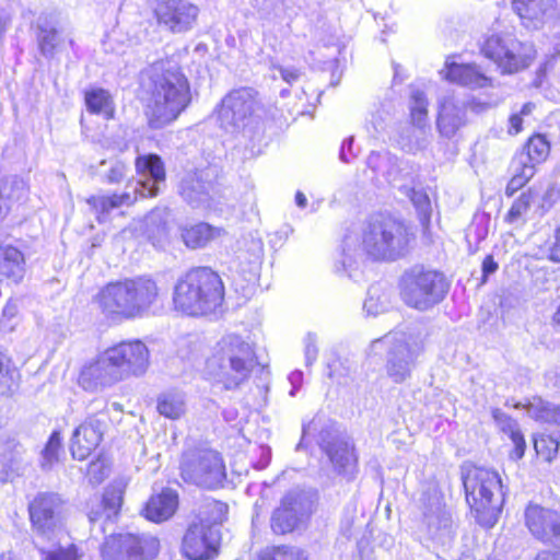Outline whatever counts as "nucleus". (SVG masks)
I'll list each match as a JSON object with an SVG mask.
<instances>
[{
  "label": "nucleus",
  "mask_w": 560,
  "mask_h": 560,
  "mask_svg": "<svg viewBox=\"0 0 560 560\" xmlns=\"http://www.w3.org/2000/svg\"><path fill=\"white\" fill-rule=\"evenodd\" d=\"M441 74L450 82L457 83L469 89H482L492 85L491 78L487 77L475 63L445 62Z\"/></svg>",
  "instance_id": "nucleus-25"
},
{
  "label": "nucleus",
  "mask_w": 560,
  "mask_h": 560,
  "mask_svg": "<svg viewBox=\"0 0 560 560\" xmlns=\"http://www.w3.org/2000/svg\"><path fill=\"white\" fill-rule=\"evenodd\" d=\"M163 295L154 278L138 276L106 284L95 301L106 318L121 322L149 315Z\"/></svg>",
  "instance_id": "nucleus-4"
},
{
  "label": "nucleus",
  "mask_w": 560,
  "mask_h": 560,
  "mask_svg": "<svg viewBox=\"0 0 560 560\" xmlns=\"http://www.w3.org/2000/svg\"><path fill=\"white\" fill-rule=\"evenodd\" d=\"M526 410L537 421L560 425V405L535 398L526 406Z\"/></svg>",
  "instance_id": "nucleus-36"
},
{
  "label": "nucleus",
  "mask_w": 560,
  "mask_h": 560,
  "mask_svg": "<svg viewBox=\"0 0 560 560\" xmlns=\"http://www.w3.org/2000/svg\"><path fill=\"white\" fill-rule=\"evenodd\" d=\"M147 73L151 93L149 126L162 129L175 121L190 104V85L180 67L171 60L154 62Z\"/></svg>",
  "instance_id": "nucleus-3"
},
{
  "label": "nucleus",
  "mask_w": 560,
  "mask_h": 560,
  "mask_svg": "<svg viewBox=\"0 0 560 560\" xmlns=\"http://www.w3.org/2000/svg\"><path fill=\"white\" fill-rule=\"evenodd\" d=\"M389 305L388 294L383 292L380 287L372 285L368 291V298L364 301L363 308L369 315L384 313Z\"/></svg>",
  "instance_id": "nucleus-42"
},
{
  "label": "nucleus",
  "mask_w": 560,
  "mask_h": 560,
  "mask_svg": "<svg viewBox=\"0 0 560 560\" xmlns=\"http://www.w3.org/2000/svg\"><path fill=\"white\" fill-rule=\"evenodd\" d=\"M158 411L160 415L178 419L185 412L184 396L179 393H165L158 398Z\"/></svg>",
  "instance_id": "nucleus-40"
},
{
  "label": "nucleus",
  "mask_w": 560,
  "mask_h": 560,
  "mask_svg": "<svg viewBox=\"0 0 560 560\" xmlns=\"http://www.w3.org/2000/svg\"><path fill=\"white\" fill-rule=\"evenodd\" d=\"M149 349L142 341L119 342L84 364L78 384L84 390L95 392L130 376H141L149 368Z\"/></svg>",
  "instance_id": "nucleus-2"
},
{
  "label": "nucleus",
  "mask_w": 560,
  "mask_h": 560,
  "mask_svg": "<svg viewBox=\"0 0 560 560\" xmlns=\"http://www.w3.org/2000/svg\"><path fill=\"white\" fill-rule=\"evenodd\" d=\"M105 423L96 417L88 418L72 434L70 451L72 457L84 460L100 445Z\"/></svg>",
  "instance_id": "nucleus-22"
},
{
  "label": "nucleus",
  "mask_w": 560,
  "mask_h": 560,
  "mask_svg": "<svg viewBox=\"0 0 560 560\" xmlns=\"http://www.w3.org/2000/svg\"><path fill=\"white\" fill-rule=\"evenodd\" d=\"M534 108H535V105L533 103H530V102L525 103L518 115H521V116L529 115Z\"/></svg>",
  "instance_id": "nucleus-63"
},
{
  "label": "nucleus",
  "mask_w": 560,
  "mask_h": 560,
  "mask_svg": "<svg viewBox=\"0 0 560 560\" xmlns=\"http://www.w3.org/2000/svg\"><path fill=\"white\" fill-rule=\"evenodd\" d=\"M498 269V264L493 260L492 256H487L482 262V273L483 277H488L495 272Z\"/></svg>",
  "instance_id": "nucleus-56"
},
{
  "label": "nucleus",
  "mask_w": 560,
  "mask_h": 560,
  "mask_svg": "<svg viewBox=\"0 0 560 560\" xmlns=\"http://www.w3.org/2000/svg\"><path fill=\"white\" fill-rule=\"evenodd\" d=\"M320 447L328 456L335 470L340 475L351 476L357 466V456L352 443L342 436L322 432Z\"/></svg>",
  "instance_id": "nucleus-21"
},
{
  "label": "nucleus",
  "mask_w": 560,
  "mask_h": 560,
  "mask_svg": "<svg viewBox=\"0 0 560 560\" xmlns=\"http://www.w3.org/2000/svg\"><path fill=\"white\" fill-rule=\"evenodd\" d=\"M306 501L300 492H289L275 510L271 517V528L276 534H285L294 529L301 516L306 512Z\"/></svg>",
  "instance_id": "nucleus-23"
},
{
  "label": "nucleus",
  "mask_w": 560,
  "mask_h": 560,
  "mask_svg": "<svg viewBox=\"0 0 560 560\" xmlns=\"http://www.w3.org/2000/svg\"><path fill=\"white\" fill-rule=\"evenodd\" d=\"M202 514L206 515V518L202 520L203 523L214 527L215 524L222 523L225 520L228 505L220 501H209L206 503Z\"/></svg>",
  "instance_id": "nucleus-48"
},
{
  "label": "nucleus",
  "mask_w": 560,
  "mask_h": 560,
  "mask_svg": "<svg viewBox=\"0 0 560 560\" xmlns=\"http://www.w3.org/2000/svg\"><path fill=\"white\" fill-rule=\"evenodd\" d=\"M466 109L464 102L454 96H446L440 104L438 128L442 136L452 138L465 125Z\"/></svg>",
  "instance_id": "nucleus-26"
},
{
  "label": "nucleus",
  "mask_w": 560,
  "mask_h": 560,
  "mask_svg": "<svg viewBox=\"0 0 560 560\" xmlns=\"http://www.w3.org/2000/svg\"><path fill=\"white\" fill-rule=\"evenodd\" d=\"M429 537L441 546H448L454 539L451 513L436 501L423 513Z\"/></svg>",
  "instance_id": "nucleus-24"
},
{
  "label": "nucleus",
  "mask_w": 560,
  "mask_h": 560,
  "mask_svg": "<svg viewBox=\"0 0 560 560\" xmlns=\"http://www.w3.org/2000/svg\"><path fill=\"white\" fill-rule=\"evenodd\" d=\"M552 0H513V9L524 25L537 27Z\"/></svg>",
  "instance_id": "nucleus-34"
},
{
  "label": "nucleus",
  "mask_w": 560,
  "mask_h": 560,
  "mask_svg": "<svg viewBox=\"0 0 560 560\" xmlns=\"http://www.w3.org/2000/svg\"><path fill=\"white\" fill-rule=\"evenodd\" d=\"M277 69L279 71L282 80L289 84H292L293 82H295L301 75V72L295 68L278 67Z\"/></svg>",
  "instance_id": "nucleus-54"
},
{
  "label": "nucleus",
  "mask_w": 560,
  "mask_h": 560,
  "mask_svg": "<svg viewBox=\"0 0 560 560\" xmlns=\"http://www.w3.org/2000/svg\"><path fill=\"white\" fill-rule=\"evenodd\" d=\"M392 160L393 158L387 153L372 152L368 158V165L374 172H383L385 167H389Z\"/></svg>",
  "instance_id": "nucleus-51"
},
{
  "label": "nucleus",
  "mask_w": 560,
  "mask_h": 560,
  "mask_svg": "<svg viewBox=\"0 0 560 560\" xmlns=\"http://www.w3.org/2000/svg\"><path fill=\"white\" fill-rule=\"evenodd\" d=\"M264 560H306L303 551L295 548L279 547Z\"/></svg>",
  "instance_id": "nucleus-50"
},
{
  "label": "nucleus",
  "mask_w": 560,
  "mask_h": 560,
  "mask_svg": "<svg viewBox=\"0 0 560 560\" xmlns=\"http://www.w3.org/2000/svg\"><path fill=\"white\" fill-rule=\"evenodd\" d=\"M37 43L45 57H52L60 40L55 28L38 24Z\"/></svg>",
  "instance_id": "nucleus-43"
},
{
  "label": "nucleus",
  "mask_w": 560,
  "mask_h": 560,
  "mask_svg": "<svg viewBox=\"0 0 560 560\" xmlns=\"http://www.w3.org/2000/svg\"><path fill=\"white\" fill-rule=\"evenodd\" d=\"M224 287L220 276L207 267L190 269L174 285L176 310L188 315H206L221 306Z\"/></svg>",
  "instance_id": "nucleus-6"
},
{
  "label": "nucleus",
  "mask_w": 560,
  "mask_h": 560,
  "mask_svg": "<svg viewBox=\"0 0 560 560\" xmlns=\"http://www.w3.org/2000/svg\"><path fill=\"white\" fill-rule=\"evenodd\" d=\"M253 347L241 336H223L212 348L205 365L206 375L222 385L225 390H234L245 383L256 365Z\"/></svg>",
  "instance_id": "nucleus-5"
},
{
  "label": "nucleus",
  "mask_w": 560,
  "mask_h": 560,
  "mask_svg": "<svg viewBox=\"0 0 560 560\" xmlns=\"http://www.w3.org/2000/svg\"><path fill=\"white\" fill-rule=\"evenodd\" d=\"M412 237L401 221L389 215H374L364 226L360 243L357 235L345 237L342 266L350 268L363 254L375 260H396L407 254Z\"/></svg>",
  "instance_id": "nucleus-1"
},
{
  "label": "nucleus",
  "mask_w": 560,
  "mask_h": 560,
  "mask_svg": "<svg viewBox=\"0 0 560 560\" xmlns=\"http://www.w3.org/2000/svg\"><path fill=\"white\" fill-rule=\"evenodd\" d=\"M177 506V493L174 490L165 489L160 494L151 497L144 509V515L152 522H164L175 513Z\"/></svg>",
  "instance_id": "nucleus-30"
},
{
  "label": "nucleus",
  "mask_w": 560,
  "mask_h": 560,
  "mask_svg": "<svg viewBox=\"0 0 560 560\" xmlns=\"http://www.w3.org/2000/svg\"><path fill=\"white\" fill-rule=\"evenodd\" d=\"M63 502L56 493L40 492L28 504L30 520L35 534L47 541L62 533Z\"/></svg>",
  "instance_id": "nucleus-15"
},
{
  "label": "nucleus",
  "mask_w": 560,
  "mask_h": 560,
  "mask_svg": "<svg viewBox=\"0 0 560 560\" xmlns=\"http://www.w3.org/2000/svg\"><path fill=\"white\" fill-rule=\"evenodd\" d=\"M219 541L215 527L203 521L194 522L183 537L182 551L189 560H211L218 553Z\"/></svg>",
  "instance_id": "nucleus-17"
},
{
  "label": "nucleus",
  "mask_w": 560,
  "mask_h": 560,
  "mask_svg": "<svg viewBox=\"0 0 560 560\" xmlns=\"http://www.w3.org/2000/svg\"><path fill=\"white\" fill-rule=\"evenodd\" d=\"M525 525L538 540L560 547V512L529 503L524 512Z\"/></svg>",
  "instance_id": "nucleus-18"
},
{
  "label": "nucleus",
  "mask_w": 560,
  "mask_h": 560,
  "mask_svg": "<svg viewBox=\"0 0 560 560\" xmlns=\"http://www.w3.org/2000/svg\"><path fill=\"white\" fill-rule=\"evenodd\" d=\"M522 124H523L522 116H521V115H518V114H513V115L510 117V128H509V133H511V135H516V133L521 132V130H522Z\"/></svg>",
  "instance_id": "nucleus-57"
},
{
  "label": "nucleus",
  "mask_w": 560,
  "mask_h": 560,
  "mask_svg": "<svg viewBox=\"0 0 560 560\" xmlns=\"http://www.w3.org/2000/svg\"><path fill=\"white\" fill-rule=\"evenodd\" d=\"M534 447L536 453L545 460L551 462L558 453L559 442L550 435H541L535 439Z\"/></svg>",
  "instance_id": "nucleus-47"
},
{
  "label": "nucleus",
  "mask_w": 560,
  "mask_h": 560,
  "mask_svg": "<svg viewBox=\"0 0 560 560\" xmlns=\"http://www.w3.org/2000/svg\"><path fill=\"white\" fill-rule=\"evenodd\" d=\"M399 289L408 306L425 311L444 299L447 283L442 273L417 266L402 273Z\"/></svg>",
  "instance_id": "nucleus-8"
},
{
  "label": "nucleus",
  "mask_w": 560,
  "mask_h": 560,
  "mask_svg": "<svg viewBox=\"0 0 560 560\" xmlns=\"http://www.w3.org/2000/svg\"><path fill=\"white\" fill-rule=\"evenodd\" d=\"M136 171L139 179L129 183L124 192L112 196H91L86 200L100 221L113 209L130 206L139 197L158 196L161 185L165 183V170L161 158L156 154L139 155L136 159Z\"/></svg>",
  "instance_id": "nucleus-7"
},
{
  "label": "nucleus",
  "mask_w": 560,
  "mask_h": 560,
  "mask_svg": "<svg viewBox=\"0 0 560 560\" xmlns=\"http://www.w3.org/2000/svg\"><path fill=\"white\" fill-rule=\"evenodd\" d=\"M295 203L300 208H305L307 205L306 196L302 191L295 194Z\"/></svg>",
  "instance_id": "nucleus-62"
},
{
  "label": "nucleus",
  "mask_w": 560,
  "mask_h": 560,
  "mask_svg": "<svg viewBox=\"0 0 560 560\" xmlns=\"http://www.w3.org/2000/svg\"><path fill=\"white\" fill-rule=\"evenodd\" d=\"M535 560H560L559 551H542L537 555Z\"/></svg>",
  "instance_id": "nucleus-60"
},
{
  "label": "nucleus",
  "mask_w": 560,
  "mask_h": 560,
  "mask_svg": "<svg viewBox=\"0 0 560 560\" xmlns=\"http://www.w3.org/2000/svg\"><path fill=\"white\" fill-rule=\"evenodd\" d=\"M550 152V144L545 136L535 135L528 139L523 150L515 156L518 164L536 165L546 161Z\"/></svg>",
  "instance_id": "nucleus-33"
},
{
  "label": "nucleus",
  "mask_w": 560,
  "mask_h": 560,
  "mask_svg": "<svg viewBox=\"0 0 560 560\" xmlns=\"http://www.w3.org/2000/svg\"><path fill=\"white\" fill-rule=\"evenodd\" d=\"M82 558L83 552L75 545L69 544L45 552L44 560H82Z\"/></svg>",
  "instance_id": "nucleus-49"
},
{
  "label": "nucleus",
  "mask_w": 560,
  "mask_h": 560,
  "mask_svg": "<svg viewBox=\"0 0 560 560\" xmlns=\"http://www.w3.org/2000/svg\"><path fill=\"white\" fill-rule=\"evenodd\" d=\"M124 488L125 487L121 482H115L105 489L101 502L102 511L92 510L89 513L91 523H95L102 518H105V521H113L118 515L122 503Z\"/></svg>",
  "instance_id": "nucleus-31"
},
{
  "label": "nucleus",
  "mask_w": 560,
  "mask_h": 560,
  "mask_svg": "<svg viewBox=\"0 0 560 560\" xmlns=\"http://www.w3.org/2000/svg\"><path fill=\"white\" fill-rule=\"evenodd\" d=\"M85 105L89 112L102 115L106 119L114 117L115 106L108 91L95 88L85 92Z\"/></svg>",
  "instance_id": "nucleus-35"
},
{
  "label": "nucleus",
  "mask_w": 560,
  "mask_h": 560,
  "mask_svg": "<svg viewBox=\"0 0 560 560\" xmlns=\"http://www.w3.org/2000/svg\"><path fill=\"white\" fill-rule=\"evenodd\" d=\"M352 143H353V138H348L342 142L340 153H339V158L342 162L348 163L350 161V159L353 156V154L351 153Z\"/></svg>",
  "instance_id": "nucleus-55"
},
{
  "label": "nucleus",
  "mask_w": 560,
  "mask_h": 560,
  "mask_svg": "<svg viewBox=\"0 0 560 560\" xmlns=\"http://www.w3.org/2000/svg\"><path fill=\"white\" fill-rule=\"evenodd\" d=\"M20 373L9 357L0 352V395L10 396L19 387Z\"/></svg>",
  "instance_id": "nucleus-38"
},
{
  "label": "nucleus",
  "mask_w": 560,
  "mask_h": 560,
  "mask_svg": "<svg viewBox=\"0 0 560 560\" xmlns=\"http://www.w3.org/2000/svg\"><path fill=\"white\" fill-rule=\"evenodd\" d=\"M198 13L199 9L187 0H162L155 9L159 24L172 33L189 31Z\"/></svg>",
  "instance_id": "nucleus-19"
},
{
  "label": "nucleus",
  "mask_w": 560,
  "mask_h": 560,
  "mask_svg": "<svg viewBox=\"0 0 560 560\" xmlns=\"http://www.w3.org/2000/svg\"><path fill=\"white\" fill-rule=\"evenodd\" d=\"M535 168L532 165L518 164L517 161L513 162V176L506 185L505 194L508 196L514 195L535 175Z\"/></svg>",
  "instance_id": "nucleus-41"
},
{
  "label": "nucleus",
  "mask_w": 560,
  "mask_h": 560,
  "mask_svg": "<svg viewBox=\"0 0 560 560\" xmlns=\"http://www.w3.org/2000/svg\"><path fill=\"white\" fill-rule=\"evenodd\" d=\"M180 238L191 249L206 247L210 242L220 238L224 230L206 222L185 224L179 226Z\"/></svg>",
  "instance_id": "nucleus-27"
},
{
  "label": "nucleus",
  "mask_w": 560,
  "mask_h": 560,
  "mask_svg": "<svg viewBox=\"0 0 560 560\" xmlns=\"http://www.w3.org/2000/svg\"><path fill=\"white\" fill-rule=\"evenodd\" d=\"M23 464V447L14 439L10 440L5 448L0 453V468L10 478L18 474Z\"/></svg>",
  "instance_id": "nucleus-37"
},
{
  "label": "nucleus",
  "mask_w": 560,
  "mask_h": 560,
  "mask_svg": "<svg viewBox=\"0 0 560 560\" xmlns=\"http://www.w3.org/2000/svg\"><path fill=\"white\" fill-rule=\"evenodd\" d=\"M127 166L125 163L117 161L115 162L109 172L106 175V179L109 184H117L122 180L126 175Z\"/></svg>",
  "instance_id": "nucleus-52"
},
{
  "label": "nucleus",
  "mask_w": 560,
  "mask_h": 560,
  "mask_svg": "<svg viewBox=\"0 0 560 560\" xmlns=\"http://www.w3.org/2000/svg\"><path fill=\"white\" fill-rule=\"evenodd\" d=\"M530 207V196L528 194H522L516 200H514L509 212L504 217V221L509 224L520 225L524 222V217Z\"/></svg>",
  "instance_id": "nucleus-45"
},
{
  "label": "nucleus",
  "mask_w": 560,
  "mask_h": 560,
  "mask_svg": "<svg viewBox=\"0 0 560 560\" xmlns=\"http://www.w3.org/2000/svg\"><path fill=\"white\" fill-rule=\"evenodd\" d=\"M213 176L209 168L187 173L179 184L180 196L194 208L210 207Z\"/></svg>",
  "instance_id": "nucleus-20"
},
{
  "label": "nucleus",
  "mask_w": 560,
  "mask_h": 560,
  "mask_svg": "<svg viewBox=\"0 0 560 560\" xmlns=\"http://www.w3.org/2000/svg\"><path fill=\"white\" fill-rule=\"evenodd\" d=\"M60 447H61V436L58 432H54L50 435V438L42 453V455H43L42 467L43 468L48 469L56 462H58Z\"/></svg>",
  "instance_id": "nucleus-46"
},
{
  "label": "nucleus",
  "mask_w": 560,
  "mask_h": 560,
  "mask_svg": "<svg viewBox=\"0 0 560 560\" xmlns=\"http://www.w3.org/2000/svg\"><path fill=\"white\" fill-rule=\"evenodd\" d=\"M27 196L26 183L11 176L0 182V222L9 214L14 205L21 203Z\"/></svg>",
  "instance_id": "nucleus-29"
},
{
  "label": "nucleus",
  "mask_w": 560,
  "mask_h": 560,
  "mask_svg": "<svg viewBox=\"0 0 560 560\" xmlns=\"http://www.w3.org/2000/svg\"><path fill=\"white\" fill-rule=\"evenodd\" d=\"M550 257L556 261H560V226L556 231L555 243L550 249Z\"/></svg>",
  "instance_id": "nucleus-59"
},
{
  "label": "nucleus",
  "mask_w": 560,
  "mask_h": 560,
  "mask_svg": "<svg viewBox=\"0 0 560 560\" xmlns=\"http://www.w3.org/2000/svg\"><path fill=\"white\" fill-rule=\"evenodd\" d=\"M254 249H255V255L257 258L261 257L262 255V252H264V247H262V243L260 241H256L254 242Z\"/></svg>",
  "instance_id": "nucleus-64"
},
{
  "label": "nucleus",
  "mask_w": 560,
  "mask_h": 560,
  "mask_svg": "<svg viewBox=\"0 0 560 560\" xmlns=\"http://www.w3.org/2000/svg\"><path fill=\"white\" fill-rule=\"evenodd\" d=\"M492 417L500 431L509 435L510 440L514 445V448L511 453V458L516 460L521 459L525 454L526 442L523 433L520 430L518 423L516 422V420H514L500 409H494L492 411Z\"/></svg>",
  "instance_id": "nucleus-32"
},
{
  "label": "nucleus",
  "mask_w": 560,
  "mask_h": 560,
  "mask_svg": "<svg viewBox=\"0 0 560 560\" xmlns=\"http://www.w3.org/2000/svg\"><path fill=\"white\" fill-rule=\"evenodd\" d=\"M302 380H303V373L301 371H294L292 372L290 375H289V381L290 383L292 384L293 388L291 389L290 392V395L291 396H294L295 395V392L296 389L300 387V385L302 384Z\"/></svg>",
  "instance_id": "nucleus-58"
},
{
  "label": "nucleus",
  "mask_w": 560,
  "mask_h": 560,
  "mask_svg": "<svg viewBox=\"0 0 560 560\" xmlns=\"http://www.w3.org/2000/svg\"><path fill=\"white\" fill-rule=\"evenodd\" d=\"M389 177L393 187L402 191L423 217H428L430 214L431 202L428 195L423 190L416 189V185L399 184L398 178L392 173L389 174Z\"/></svg>",
  "instance_id": "nucleus-39"
},
{
  "label": "nucleus",
  "mask_w": 560,
  "mask_h": 560,
  "mask_svg": "<svg viewBox=\"0 0 560 560\" xmlns=\"http://www.w3.org/2000/svg\"><path fill=\"white\" fill-rule=\"evenodd\" d=\"M387 351L386 373L397 384L404 383L411 375L416 359L421 347L416 341H410L402 332L385 335L372 341L370 353L378 355Z\"/></svg>",
  "instance_id": "nucleus-11"
},
{
  "label": "nucleus",
  "mask_w": 560,
  "mask_h": 560,
  "mask_svg": "<svg viewBox=\"0 0 560 560\" xmlns=\"http://www.w3.org/2000/svg\"><path fill=\"white\" fill-rule=\"evenodd\" d=\"M160 541L150 534L119 533L106 537L101 555L103 560H152Z\"/></svg>",
  "instance_id": "nucleus-14"
},
{
  "label": "nucleus",
  "mask_w": 560,
  "mask_h": 560,
  "mask_svg": "<svg viewBox=\"0 0 560 560\" xmlns=\"http://www.w3.org/2000/svg\"><path fill=\"white\" fill-rule=\"evenodd\" d=\"M428 101L421 91H413L410 101L411 124L402 128L398 142L402 150L416 153L424 150L431 139V129L427 124Z\"/></svg>",
  "instance_id": "nucleus-16"
},
{
  "label": "nucleus",
  "mask_w": 560,
  "mask_h": 560,
  "mask_svg": "<svg viewBox=\"0 0 560 560\" xmlns=\"http://www.w3.org/2000/svg\"><path fill=\"white\" fill-rule=\"evenodd\" d=\"M481 51L505 74L527 69L536 57V50L532 43L521 42L512 34L489 36L483 42Z\"/></svg>",
  "instance_id": "nucleus-12"
},
{
  "label": "nucleus",
  "mask_w": 560,
  "mask_h": 560,
  "mask_svg": "<svg viewBox=\"0 0 560 560\" xmlns=\"http://www.w3.org/2000/svg\"><path fill=\"white\" fill-rule=\"evenodd\" d=\"M257 92L249 88L233 90L221 101L218 109L220 127L230 133L252 137L258 125Z\"/></svg>",
  "instance_id": "nucleus-9"
},
{
  "label": "nucleus",
  "mask_w": 560,
  "mask_h": 560,
  "mask_svg": "<svg viewBox=\"0 0 560 560\" xmlns=\"http://www.w3.org/2000/svg\"><path fill=\"white\" fill-rule=\"evenodd\" d=\"M393 174L398 178L399 184L416 185V168L406 162H399L395 159L386 171L387 180L390 183L389 174Z\"/></svg>",
  "instance_id": "nucleus-44"
},
{
  "label": "nucleus",
  "mask_w": 560,
  "mask_h": 560,
  "mask_svg": "<svg viewBox=\"0 0 560 560\" xmlns=\"http://www.w3.org/2000/svg\"><path fill=\"white\" fill-rule=\"evenodd\" d=\"M180 476L186 482L213 489L225 478V467L218 452L189 448L182 455Z\"/></svg>",
  "instance_id": "nucleus-13"
},
{
  "label": "nucleus",
  "mask_w": 560,
  "mask_h": 560,
  "mask_svg": "<svg viewBox=\"0 0 560 560\" xmlns=\"http://www.w3.org/2000/svg\"><path fill=\"white\" fill-rule=\"evenodd\" d=\"M316 336L308 334L305 339V361L311 365L317 358Z\"/></svg>",
  "instance_id": "nucleus-53"
},
{
  "label": "nucleus",
  "mask_w": 560,
  "mask_h": 560,
  "mask_svg": "<svg viewBox=\"0 0 560 560\" xmlns=\"http://www.w3.org/2000/svg\"><path fill=\"white\" fill-rule=\"evenodd\" d=\"M466 500L471 509L494 516L504 502L503 485L499 474L483 467H472L463 477Z\"/></svg>",
  "instance_id": "nucleus-10"
},
{
  "label": "nucleus",
  "mask_w": 560,
  "mask_h": 560,
  "mask_svg": "<svg viewBox=\"0 0 560 560\" xmlns=\"http://www.w3.org/2000/svg\"><path fill=\"white\" fill-rule=\"evenodd\" d=\"M24 255L16 247L0 245V282L20 283L25 272Z\"/></svg>",
  "instance_id": "nucleus-28"
},
{
  "label": "nucleus",
  "mask_w": 560,
  "mask_h": 560,
  "mask_svg": "<svg viewBox=\"0 0 560 560\" xmlns=\"http://www.w3.org/2000/svg\"><path fill=\"white\" fill-rule=\"evenodd\" d=\"M18 312L16 305L14 303H7V305L3 308V316L5 317H13L15 316Z\"/></svg>",
  "instance_id": "nucleus-61"
}]
</instances>
